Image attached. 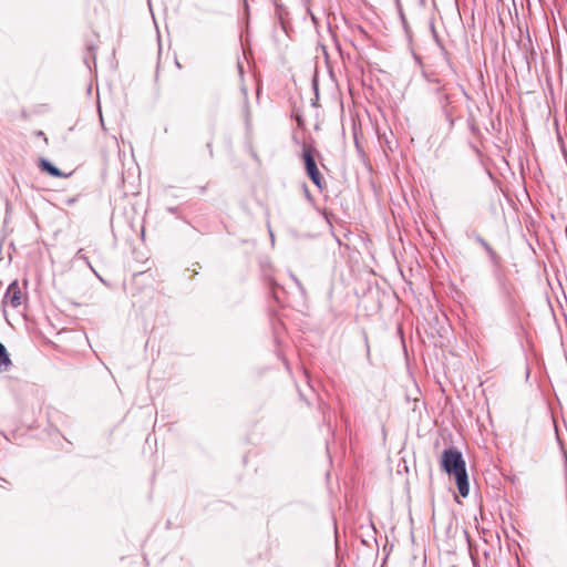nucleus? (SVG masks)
I'll return each instance as SVG.
<instances>
[{"label": "nucleus", "instance_id": "6", "mask_svg": "<svg viewBox=\"0 0 567 567\" xmlns=\"http://www.w3.org/2000/svg\"><path fill=\"white\" fill-rule=\"evenodd\" d=\"M75 258L80 259V260H83L84 264H86L94 271V269H93L89 258L83 254V249L78 250V252L75 255Z\"/></svg>", "mask_w": 567, "mask_h": 567}, {"label": "nucleus", "instance_id": "4", "mask_svg": "<svg viewBox=\"0 0 567 567\" xmlns=\"http://www.w3.org/2000/svg\"><path fill=\"white\" fill-rule=\"evenodd\" d=\"M11 364L12 362L11 359L9 358L7 349L0 342V372H7L10 369Z\"/></svg>", "mask_w": 567, "mask_h": 567}, {"label": "nucleus", "instance_id": "9", "mask_svg": "<svg viewBox=\"0 0 567 567\" xmlns=\"http://www.w3.org/2000/svg\"><path fill=\"white\" fill-rule=\"evenodd\" d=\"M484 247L488 251L489 255H492V256L494 255V251L492 250V248L487 244L484 243Z\"/></svg>", "mask_w": 567, "mask_h": 567}, {"label": "nucleus", "instance_id": "1", "mask_svg": "<svg viewBox=\"0 0 567 567\" xmlns=\"http://www.w3.org/2000/svg\"><path fill=\"white\" fill-rule=\"evenodd\" d=\"M441 466L449 475L455 477L458 493L461 496L466 497L470 493V485L462 453L456 449L444 450Z\"/></svg>", "mask_w": 567, "mask_h": 567}, {"label": "nucleus", "instance_id": "2", "mask_svg": "<svg viewBox=\"0 0 567 567\" xmlns=\"http://www.w3.org/2000/svg\"><path fill=\"white\" fill-rule=\"evenodd\" d=\"M302 158L305 162L306 171L312 183L320 189H322V179L317 167V163L313 155V150L310 146L305 145L302 150Z\"/></svg>", "mask_w": 567, "mask_h": 567}, {"label": "nucleus", "instance_id": "3", "mask_svg": "<svg viewBox=\"0 0 567 567\" xmlns=\"http://www.w3.org/2000/svg\"><path fill=\"white\" fill-rule=\"evenodd\" d=\"M25 300V295L22 291L17 280L12 281L4 293L3 305L12 308H18Z\"/></svg>", "mask_w": 567, "mask_h": 567}, {"label": "nucleus", "instance_id": "5", "mask_svg": "<svg viewBox=\"0 0 567 567\" xmlns=\"http://www.w3.org/2000/svg\"><path fill=\"white\" fill-rule=\"evenodd\" d=\"M40 166L43 171H45L48 174L54 177H63L64 175L60 172L58 167H55L53 164H51L49 161L42 158L40 161Z\"/></svg>", "mask_w": 567, "mask_h": 567}, {"label": "nucleus", "instance_id": "7", "mask_svg": "<svg viewBox=\"0 0 567 567\" xmlns=\"http://www.w3.org/2000/svg\"><path fill=\"white\" fill-rule=\"evenodd\" d=\"M75 258L80 259V260H83L84 264H86L94 271V269H93L89 258L83 254V249L78 250V252L75 255Z\"/></svg>", "mask_w": 567, "mask_h": 567}, {"label": "nucleus", "instance_id": "8", "mask_svg": "<svg viewBox=\"0 0 567 567\" xmlns=\"http://www.w3.org/2000/svg\"><path fill=\"white\" fill-rule=\"evenodd\" d=\"M441 104L443 107H445L449 104V97L447 95H442L441 97Z\"/></svg>", "mask_w": 567, "mask_h": 567}]
</instances>
